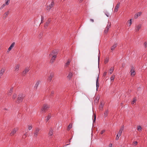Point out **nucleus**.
Wrapping results in <instances>:
<instances>
[{"label":"nucleus","instance_id":"obj_1","mask_svg":"<svg viewBox=\"0 0 147 147\" xmlns=\"http://www.w3.org/2000/svg\"><path fill=\"white\" fill-rule=\"evenodd\" d=\"M57 54V51L56 50H53L49 54L50 57H51L50 60V62L51 63H53L54 61Z\"/></svg>","mask_w":147,"mask_h":147},{"label":"nucleus","instance_id":"obj_2","mask_svg":"<svg viewBox=\"0 0 147 147\" xmlns=\"http://www.w3.org/2000/svg\"><path fill=\"white\" fill-rule=\"evenodd\" d=\"M49 107L50 106L49 105L46 104H44L41 109L42 111L45 112V111L49 108Z\"/></svg>","mask_w":147,"mask_h":147},{"label":"nucleus","instance_id":"obj_3","mask_svg":"<svg viewBox=\"0 0 147 147\" xmlns=\"http://www.w3.org/2000/svg\"><path fill=\"white\" fill-rule=\"evenodd\" d=\"M24 95L22 94H20L18 97V101L19 102H22L23 101L24 98Z\"/></svg>","mask_w":147,"mask_h":147},{"label":"nucleus","instance_id":"obj_4","mask_svg":"<svg viewBox=\"0 0 147 147\" xmlns=\"http://www.w3.org/2000/svg\"><path fill=\"white\" fill-rule=\"evenodd\" d=\"M54 1L53 0H52L51 4L47 6L46 8V9L48 11H49L51 8L54 6Z\"/></svg>","mask_w":147,"mask_h":147},{"label":"nucleus","instance_id":"obj_5","mask_svg":"<svg viewBox=\"0 0 147 147\" xmlns=\"http://www.w3.org/2000/svg\"><path fill=\"white\" fill-rule=\"evenodd\" d=\"M40 133V129L38 128H36L34 133V136L37 137Z\"/></svg>","mask_w":147,"mask_h":147},{"label":"nucleus","instance_id":"obj_6","mask_svg":"<svg viewBox=\"0 0 147 147\" xmlns=\"http://www.w3.org/2000/svg\"><path fill=\"white\" fill-rule=\"evenodd\" d=\"M29 67H26L22 72V74L23 75L25 76L29 71Z\"/></svg>","mask_w":147,"mask_h":147},{"label":"nucleus","instance_id":"obj_7","mask_svg":"<svg viewBox=\"0 0 147 147\" xmlns=\"http://www.w3.org/2000/svg\"><path fill=\"white\" fill-rule=\"evenodd\" d=\"M124 125H123L121 127L119 132L117 134V137H118V136H120L121 135V134L122 133V131L124 129Z\"/></svg>","mask_w":147,"mask_h":147},{"label":"nucleus","instance_id":"obj_8","mask_svg":"<svg viewBox=\"0 0 147 147\" xmlns=\"http://www.w3.org/2000/svg\"><path fill=\"white\" fill-rule=\"evenodd\" d=\"M142 25L141 24H139L136 25L135 26V30L136 32H138L140 29L142 27Z\"/></svg>","mask_w":147,"mask_h":147},{"label":"nucleus","instance_id":"obj_9","mask_svg":"<svg viewBox=\"0 0 147 147\" xmlns=\"http://www.w3.org/2000/svg\"><path fill=\"white\" fill-rule=\"evenodd\" d=\"M131 72V76H134L136 74V72L134 70V68L133 67H132L130 71Z\"/></svg>","mask_w":147,"mask_h":147},{"label":"nucleus","instance_id":"obj_10","mask_svg":"<svg viewBox=\"0 0 147 147\" xmlns=\"http://www.w3.org/2000/svg\"><path fill=\"white\" fill-rule=\"evenodd\" d=\"M20 67V64H17L14 67V71H16L17 72H18L19 68Z\"/></svg>","mask_w":147,"mask_h":147},{"label":"nucleus","instance_id":"obj_11","mask_svg":"<svg viewBox=\"0 0 147 147\" xmlns=\"http://www.w3.org/2000/svg\"><path fill=\"white\" fill-rule=\"evenodd\" d=\"M54 74L53 73H51L50 74L48 78V81L50 82L52 80V79L53 77Z\"/></svg>","mask_w":147,"mask_h":147},{"label":"nucleus","instance_id":"obj_12","mask_svg":"<svg viewBox=\"0 0 147 147\" xmlns=\"http://www.w3.org/2000/svg\"><path fill=\"white\" fill-rule=\"evenodd\" d=\"M5 71V69L4 68H2L0 70V78H1L3 74L4 73Z\"/></svg>","mask_w":147,"mask_h":147},{"label":"nucleus","instance_id":"obj_13","mask_svg":"<svg viewBox=\"0 0 147 147\" xmlns=\"http://www.w3.org/2000/svg\"><path fill=\"white\" fill-rule=\"evenodd\" d=\"M41 83V81L40 80L38 81L36 83L34 86V89L37 90L39 84Z\"/></svg>","mask_w":147,"mask_h":147},{"label":"nucleus","instance_id":"obj_14","mask_svg":"<svg viewBox=\"0 0 147 147\" xmlns=\"http://www.w3.org/2000/svg\"><path fill=\"white\" fill-rule=\"evenodd\" d=\"M15 42H13L11 44V45L9 47L8 49V50L7 51V52H8L10 51L11 50V49L14 47V45H15Z\"/></svg>","mask_w":147,"mask_h":147},{"label":"nucleus","instance_id":"obj_15","mask_svg":"<svg viewBox=\"0 0 147 147\" xmlns=\"http://www.w3.org/2000/svg\"><path fill=\"white\" fill-rule=\"evenodd\" d=\"M17 130V129L14 128V129L11 132L10 134L11 136H12L16 132Z\"/></svg>","mask_w":147,"mask_h":147},{"label":"nucleus","instance_id":"obj_16","mask_svg":"<svg viewBox=\"0 0 147 147\" xmlns=\"http://www.w3.org/2000/svg\"><path fill=\"white\" fill-rule=\"evenodd\" d=\"M120 5V3H118L117 5L114 9L115 12H117L118 11V9H119Z\"/></svg>","mask_w":147,"mask_h":147},{"label":"nucleus","instance_id":"obj_17","mask_svg":"<svg viewBox=\"0 0 147 147\" xmlns=\"http://www.w3.org/2000/svg\"><path fill=\"white\" fill-rule=\"evenodd\" d=\"M71 61V60L70 59H68L65 65V67H68V65L70 63Z\"/></svg>","mask_w":147,"mask_h":147},{"label":"nucleus","instance_id":"obj_18","mask_svg":"<svg viewBox=\"0 0 147 147\" xmlns=\"http://www.w3.org/2000/svg\"><path fill=\"white\" fill-rule=\"evenodd\" d=\"M13 90V87H12L8 92V95L10 96L11 95Z\"/></svg>","mask_w":147,"mask_h":147},{"label":"nucleus","instance_id":"obj_19","mask_svg":"<svg viewBox=\"0 0 147 147\" xmlns=\"http://www.w3.org/2000/svg\"><path fill=\"white\" fill-rule=\"evenodd\" d=\"M142 14L141 12H138L135 14L134 16V17L135 18H137L138 17L140 16Z\"/></svg>","mask_w":147,"mask_h":147},{"label":"nucleus","instance_id":"obj_20","mask_svg":"<svg viewBox=\"0 0 147 147\" xmlns=\"http://www.w3.org/2000/svg\"><path fill=\"white\" fill-rule=\"evenodd\" d=\"M109 110L108 109L106 110L105 112L104 113V117H106L108 114Z\"/></svg>","mask_w":147,"mask_h":147},{"label":"nucleus","instance_id":"obj_21","mask_svg":"<svg viewBox=\"0 0 147 147\" xmlns=\"http://www.w3.org/2000/svg\"><path fill=\"white\" fill-rule=\"evenodd\" d=\"M50 21L51 20L50 19H49L45 23V27H47L48 26Z\"/></svg>","mask_w":147,"mask_h":147},{"label":"nucleus","instance_id":"obj_22","mask_svg":"<svg viewBox=\"0 0 147 147\" xmlns=\"http://www.w3.org/2000/svg\"><path fill=\"white\" fill-rule=\"evenodd\" d=\"M104 105L102 104V102L101 103L100 105L99 106V109L100 110H102L103 107Z\"/></svg>","mask_w":147,"mask_h":147},{"label":"nucleus","instance_id":"obj_23","mask_svg":"<svg viewBox=\"0 0 147 147\" xmlns=\"http://www.w3.org/2000/svg\"><path fill=\"white\" fill-rule=\"evenodd\" d=\"M53 130L52 129H50L49 133V135L50 136L53 135Z\"/></svg>","mask_w":147,"mask_h":147},{"label":"nucleus","instance_id":"obj_24","mask_svg":"<svg viewBox=\"0 0 147 147\" xmlns=\"http://www.w3.org/2000/svg\"><path fill=\"white\" fill-rule=\"evenodd\" d=\"M98 77L96 80V89H97V88L99 87V83L98 82Z\"/></svg>","mask_w":147,"mask_h":147},{"label":"nucleus","instance_id":"obj_25","mask_svg":"<svg viewBox=\"0 0 147 147\" xmlns=\"http://www.w3.org/2000/svg\"><path fill=\"white\" fill-rule=\"evenodd\" d=\"M73 74L72 73L70 72L67 76V78L69 79H70L72 77Z\"/></svg>","mask_w":147,"mask_h":147},{"label":"nucleus","instance_id":"obj_26","mask_svg":"<svg viewBox=\"0 0 147 147\" xmlns=\"http://www.w3.org/2000/svg\"><path fill=\"white\" fill-rule=\"evenodd\" d=\"M117 44H114L112 46V47H111V50L112 51H113V50L114 49L117 47Z\"/></svg>","mask_w":147,"mask_h":147},{"label":"nucleus","instance_id":"obj_27","mask_svg":"<svg viewBox=\"0 0 147 147\" xmlns=\"http://www.w3.org/2000/svg\"><path fill=\"white\" fill-rule=\"evenodd\" d=\"M115 77V76L114 75H112L111 76V77L110 78L111 82H113L114 81Z\"/></svg>","mask_w":147,"mask_h":147},{"label":"nucleus","instance_id":"obj_28","mask_svg":"<svg viewBox=\"0 0 147 147\" xmlns=\"http://www.w3.org/2000/svg\"><path fill=\"white\" fill-rule=\"evenodd\" d=\"M9 11H8L7 12H6L4 14L3 16L5 18H6L7 16L9 14Z\"/></svg>","mask_w":147,"mask_h":147},{"label":"nucleus","instance_id":"obj_29","mask_svg":"<svg viewBox=\"0 0 147 147\" xmlns=\"http://www.w3.org/2000/svg\"><path fill=\"white\" fill-rule=\"evenodd\" d=\"M137 130L138 131L140 132H141L142 131V127L140 126H137Z\"/></svg>","mask_w":147,"mask_h":147},{"label":"nucleus","instance_id":"obj_30","mask_svg":"<svg viewBox=\"0 0 147 147\" xmlns=\"http://www.w3.org/2000/svg\"><path fill=\"white\" fill-rule=\"evenodd\" d=\"M114 70V67H111V68L109 70V73H110V74H111L112 72Z\"/></svg>","mask_w":147,"mask_h":147},{"label":"nucleus","instance_id":"obj_31","mask_svg":"<svg viewBox=\"0 0 147 147\" xmlns=\"http://www.w3.org/2000/svg\"><path fill=\"white\" fill-rule=\"evenodd\" d=\"M51 116L50 114H49L47 117V118L46 119L47 122L51 118Z\"/></svg>","mask_w":147,"mask_h":147},{"label":"nucleus","instance_id":"obj_32","mask_svg":"<svg viewBox=\"0 0 147 147\" xmlns=\"http://www.w3.org/2000/svg\"><path fill=\"white\" fill-rule=\"evenodd\" d=\"M109 30V28H106L104 30V33L105 34H107Z\"/></svg>","mask_w":147,"mask_h":147},{"label":"nucleus","instance_id":"obj_33","mask_svg":"<svg viewBox=\"0 0 147 147\" xmlns=\"http://www.w3.org/2000/svg\"><path fill=\"white\" fill-rule=\"evenodd\" d=\"M10 0H7L5 1V2L4 4L5 5H9Z\"/></svg>","mask_w":147,"mask_h":147},{"label":"nucleus","instance_id":"obj_34","mask_svg":"<svg viewBox=\"0 0 147 147\" xmlns=\"http://www.w3.org/2000/svg\"><path fill=\"white\" fill-rule=\"evenodd\" d=\"M109 59L108 58H106L105 60L104 63L105 64L107 63L109 61Z\"/></svg>","mask_w":147,"mask_h":147},{"label":"nucleus","instance_id":"obj_35","mask_svg":"<svg viewBox=\"0 0 147 147\" xmlns=\"http://www.w3.org/2000/svg\"><path fill=\"white\" fill-rule=\"evenodd\" d=\"M71 127H72V125L71 124H70L67 127V130H69L71 128Z\"/></svg>","mask_w":147,"mask_h":147},{"label":"nucleus","instance_id":"obj_36","mask_svg":"<svg viewBox=\"0 0 147 147\" xmlns=\"http://www.w3.org/2000/svg\"><path fill=\"white\" fill-rule=\"evenodd\" d=\"M32 128V126L31 125H28V129L30 130Z\"/></svg>","mask_w":147,"mask_h":147},{"label":"nucleus","instance_id":"obj_37","mask_svg":"<svg viewBox=\"0 0 147 147\" xmlns=\"http://www.w3.org/2000/svg\"><path fill=\"white\" fill-rule=\"evenodd\" d=\"M111 25V24L110 23H108V24L106 28H107L109 29V28H110V27Z\"/></svg>","mask_w":147,"mask_h":147},{"label":"nucleus","instance_id":"obj_38","mask_svg":"<svg viewBox=\"0 0 147 147\" xmlns=\"http://www.w3.org/2000/svg\"><path fill=\"white\" fill-rule=\"evenodd\" d=\"M131 19H130L128 22V24L129 25V26H130L131 24Z\"/></svg>","mask_w":147,"mask_h":147},{"label":"nucleus","instance_id":"obj_39","mask_svg":"<svg viewBox=\"0 0 147 147\" xmlns=\"http://www.w3.org/2000/svg\"><path fill=\"white\" fill-rule=\"evenodd\" d=\"M17 97V95L16 94H14L13 95L12 98L13 99H15Z\"/></svg>","mask_w":147,"mask_h":147},{"label":"nucleus","instance_id":"obj_40","mask_svg":"<svg viewBox=\"0 0 147 147\" xmlns=\"http://www.w3.org/2000/svg\"><path fill=\"white\" fill-rule=\"evenodd\" d=\"M136 99L135 98H134L133 100L131 102V104H134V103L136 102Z\"/></svg>","mask_w":147,"mask_h":147},{"label":"nucleus","instance_id":"obj_41","mask_svg":"<svg viewBox=\"0 0 147 147\" xmlns=\"http://www.w3.org/2000/svg\"><path fill=\"white\" fill-rule=\"evenodd\" d=\"M42 36V34L40 33L38 36V37L39 38H40Z\"/></svg>","mask_w":147,"mask_h":147},{"label":"nucleus","instance_id":"obj_42","mask_svg":"<svg viewBox=\"0 0 147 147\" xmlns=\"http://www.w3.org/2000/svg\"><path fill=\"white\" fill-rule=\"evenodd\" d=\"M137 144H138V142L137 141H135V142H134L133 143V144L134 146H136L137 145Z\"/></svg>","mask_w":147,"mask_h":147},{"label":"nucleus","instance_id":"obj_43","mask_svg":"<svg viewBox=\"0 0 147 147\" xmlns=\"http://www.w3.org/2000/svg\"><path fill=\"white\" fill-rule=\"evenodd\" d=\"M96 119V115L95 114H94V119H93V122H95Z\"/></svg>","mask_w":147,"mask_h":147},{"label":"nucleus","instance_id":"obj_44","mask_svg":"<svg viewBox=\"0 0 147 147\" xmlns=\"http://www.w3.org/2000/svg\"><path fill=\"white\" fill-rule=\"evenodd\" d=\"M144 45L145 48H146L147 47V42H145L144 44Z\"/></svg>","mask_w":147,"mask_h":147},{"label":"nucleus","instance_id":"obj_45","mask_svg":"<svg viewBox=\"0 0 147 147\" xmlns=\"http://www.w3.org/2000/svg\"><path fill=\"white\" fill-rule=\"evenodd\" d=\"M5 5L4 4H3L0 7V9H2L5 7Z\"/></svg>","mask_w":147,"mask_h":147},{"label":"nucleus","instance_id":"obj_46","mask_svg":"<svg viewBox=\"0 0 147 147\" xmlns=\"http://www.w3.org/2000/svg\"><path fill=\"white\" fill-rule=\"evenodd\" d=\"M107 74V72H106V71L103 74V76H105Z\"/></svg>","mask_w":147,"mask_h":147},{"label":"nucleus","instance_id":"obj_47","mask_svg":"<svg viewBox=\"0 0 147 147\" xmlns=\"http://www.w3.org/2000/svg\"><path fill=\"white\" fill-rule=\"evenodd\" d=\"M105 14L107 17H109V14L108 12H106L105 13Z\"/></svg>","mask_w":147,"mask_h":147},{"label":"nucleus","instance_id":"obj_48","mask_svg":"<svg viewBox=\"0 0 147 147\" xmlns=\"http://www.w3.org/2000/svg\"><path fill=\"white\" fill-rule=\"evenodd\" d=\"M105 131L104 130H102L100 132V134H102L105 132Z\"/></svg>","mask_w":147,"mask_h":147},{"label":"nucleus","instance_id":"obj_49","mask_svg":"<svg viewBox=\"0 0 147 147\" xmlns=\"http://www.w3.org/2000/svg\"><path fill=\"white\" fill-rule=\"evenodd\" d=\"M44 17L42 16H41V23H42V22H43V21H42V20L44 19Z\"/></svg>","mask_w":147,"mask_h":147},{"label":"nucleus","instance_id":"obj_50","mask_svg":"<svg viewBox=\"0 0 147 147\" xmlns=\"http://www.w3.org/2000/svg\"><path fill=\"white\" fill-rule=\"evenodd\" d=\"M54 93V92L53 91H52L51 92V96H53V94Z\"/></svg>","mask_w":147,"mask_h":147},{"label":"nucleus","instance_id":"obj_51","mask_svg":"<svg viewBox=\"0 0 147 147\" xmlns=\"http://www.w3.org/2000/svg\"><path fill=\"white\" fill-rule=\"evenodd\" d=\"M98 61H99V59H100V53H99V54H98Z\"/></svg>","mask_w":147,"mask_h":147},{"label":"nucleus","instance_id":"obj_52","mask_svg":"<svg viewBox=\"0 0 147 147\" xmlns=\"http://www.w3.org/2000/svg\"><path fill=\"white\" fill-rule=\"evenodd\" d=\"M119 137L120 136H118V137H117V135L116 138V140H118L119 139Z\"/></svg>","mask_w":147,"mask_h":147},{"label":"nucleus","instance_id":"obj_53","mask_svg":"<svg viewBox=\"0 0 147 147\" xmlns=\"http://www.w3.org/2000/svg\"><path fill=\"white\" fill-rule=\"evenodd\" d=\"M112 145L111 144H109V147H112Z\"/></svg>","mask_w":147,"mask_h":147},{"label":"nucleus","instance_id":"obj_54","mask_svg":"<svg viewBox=\"0 0 147 147\" xmlns=\"http://www.w3.org/2000/svg\"><path fill=\"white\" fill-rule=\"evenodd\" d=\"M90 20L92 22H94V20L93 19H90Z\"/></svg>","mask_w":147,"mask_h":147},{"label":"nucleus","instance_id":"obj_55","mask_svg":"<svg viewBox=\"0 0 147 147\" xmlns=\"http://www.w3.org/2000/svg\"><path fill=\"white\" fill-rule=\"evenodd\" d=\"M24 135L26 137V136H27V132L25 133Z\"/></svg>","mask_w":147,"mask_h":147},{"label":"nucleus","instance_id":"obj_56","mask_svg":"<svg viewBox=\"0 0 147 147\" xmlns=\"http://www.w3.org/2000/svg\"><path fill=\"white\" fill-rule=\"evenodd\" d=\"M22 137H23V138H26V137L24 135Z\"/></svg>","mask_w":147,"mask_h":147},{"label":"nucleus","instance_id":"obj_57","mask_svg":"<svg viewBox=\"0 0 147 147\" xmlns=\"http://www.w3.org/2000/svg\"><path fill=\"white\" fill-rule=\"evenodd\" d=\"M83 0H79V2L80 3H81L83 1Z\"/></svg>","mask_w":147,"mask_h":147},{"label":"nucleus","instance_id":"obj_58","mask_svg":"<svg viewBox=\"0 0 147 147\" xmlns=\"http://www.w3.org/2000/svg\"><path fill=\"white\" fill-rule=\"evenodd\" d=\"M69 144H67L66 145H66V146L68 145H69Z\"/></svg>","mask_w":147,"mask_h":147},{"label":"nucleus","instance_id":"obj_59","mask_svg":"<svg viewBox=\"0 0 147 147\" xmlns=\"http://www.w3.org/2000/svg\"><path fill=\"white\" fill-rule=\"evenodd\" d=\"M71 138L70 139V140H69V142H70V140H71Z\"/></svg>","mask_w":147,"mask_h":147}]
</instances>
